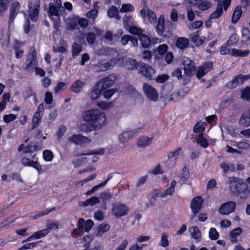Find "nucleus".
Listing matches in <instances>:
<instances>
[{
	"instance_id": "1",
	"label": "nucleus",
	"mask_w": 250,
	"mask_h": 250,
	"mask_svg": "<svg viewBox=\"0 0 250 250\" xmlns=\"http://www.w3.org/2000/svg\"><path fill=\"white\" fill-rule=\"evenodd\" d=\"M84 121L88 124L80 125L81 129L85 132L100 129L106 124L105 114L97 108H93L84 111L82 114Z\"/></svg>"
},
{
	"instance_id": "2",
	"label": "nucleus",
	"mask_w": 250,
	"mask_h": 250,
	"mask_svg": "<svg viewBox=\"0 0 250 250\" xmlns=\"http://www.w3.org/2000/svg\"><path fill=\"white\" fill-rule=\"evenodd\" d=\"M62 8L61 0H54V2L50 3L48 15L50 18L53 20L54 27L55 29L59 27L60 18L59 10Z\"/></svg>"
},
{
	"instance_id": "3",
	"label": "nucleus",
	"mask_w": 250,
	"mask_h": 250,
	"mask_svg": "<svg viewBox=\"0 0 250 250\" xmlns=\"http://www.w3.org/2000/svg\"><path fill=\"white\" fill-rule=\"evenodd\" d=\"M28 14L31 20L34 22L36 21L39 13L40 0H28Z\"/></svg>"
},
{
	"instance_id": "4",
	"label": "nucleus",
	"mask_w": 250,
	"mask_h": 250,
	"mask_svg": "<svg viewBox=\"0 0 250 250\" xmlns=\"http://www.w3.org/2000/svg\"><path fill=\"white\" fill-rule=\"evenodd\" d=\"M127 58L119 57L111 59L109 62L104 63H99V66L101 71H104L116 65L125 67V62H127Z\"/></svg>"
},
{
	"instance_id": "5",
	"label": "nucleus",
	"mask_w": 250,
	"mask_h": 250,
	"mask_svg": "<svg viewBox=\"0 0 250 250\" xmlns=\"http://www.w3.org/2000/svg\"><path fill=\"white\" fill-rule=\"evenodd\" d=\"M140 16L143 20L144 22H149L151 24H154L156 21V14L150 9L147 6L140 11Z\"/></svg>"
},
{
	"instance_id": "6",
	"label": "nucleus",
	"mask_w": 250,
	"mask_h": 250,
	"mask_svg": "<svg viewBox=\"0 0 250 250\" xmlns=\"http://www.w3.org/2000/svg\"><path fill=\"white\" fill-rule=\"evenodd\" d=\"M105 152L104 148H100L97 150H95L91 151L90 153L84 154V155H87V157H82L78 159V161L81 160L80 163H77L76 162H74V164L76 167H79L81 165L82 163L85 162V160L88 159L91 160L93 163L98 161L99 157L97 156L98 155H102Z\"/></svg>"
},
{
	"instance_id": "7",
	"label": "nucleus",
	"mask_w": 250,
	"mask_h": 250,
	"mask_svg": "<svg viewBox=\"0 0 250 250\" xmlns=\"http://www.w3.org/2000/svg\"><path fill=\"white\" fill-rule=\"evenodd\" d=\"M157 33L165 37H169L171 35V31L165 26V18L163 15H161L158 19V24L156 29Z\"/></svg>"
},
{
	"instance_id": "8",
	"label": "nucleus",
	"mask_w": 250,
	"mask_h": 250,
	"mask_svg": "<svg viewBox=\"0 0 250 250\" xmlns=\"http://www.w3.org/2000/svg\"><path fill=\"white\" fill-rule=\"evenodd\" d=\"M143 91L149 100L156 102L158 99V93L156 89L150 85L145 83L143 84Z\"/></svg>"
},
{
	"instance_id": "9",
	"label": "nucleus",
	"mask_w": 250,
	"mask_h": 250,
	"mask_svg": "<svg viewBox=\"0 0 250 250\" xmlns=\"http://www.w3.org/2000/svg\"><path fill=\"white\" fill-rule=\"evenodd\" d=\"M129 211V209L125 205L118 203L113 205L112 213L117 218L127 215Z\"/></svg>"
},
{
	"instance_id": "10",
	"label": "nucleus",
	"mask_w": 250,
	"mask_h": 250,
	"mask_svg": "<svg viewBox=\"0 0 250 250\" xmlns=\"http://www.w3.org/2000/svg\"><path fill=\"white\" fill-rule=\"evenodd\" d=\"M31 159L24 157L21 159L22 164L25 167H32L37 169L39 172L41 170V166L38 162V159L36 157V154L33 155Z\"/></svg>"
},
{
	"instance_id": "11",
	"label": "nucleus",
	"mask_w": 250,
	"mask_h": 250,
	"mask_svg": "<svg viewBox=\"0 0 250 250\" xmlns=\"http://www.w3.org/2000/svg\"><path fill=\"white\" fill-rule=\"evenodd\" d=\"M236 208V203L234 201H229L221 205L218 209L220 214L228 215L233 212Z\"/></svg>"
},
{
	"instance_id": "12",
	"label": "nucleus",
	"mask_w": 250,
	"mask_h": 250,
	"mask_svg": "<svg viewBox=\"0 0 250 250\" xmlns=\"http://www.w3.org/2000/svg\"><path fill=\"white\" fill-rule=\"evenodd\" d=\"M139 71L143 76L149 80H152L154 77L155 71L152 66L148 64L142 63Z\"/></svg>"
},
{
	"instance_id": "13",
	"label": "nucleus",
	"mask_w": 250,
	"mask_h": 250,
	"mask_svg": "<svg viewBox=\"0 0 250 250\" xmlns=\"http://www.w3.org/2000/svg\"><path fill=\"white\" fill-rule=\"evenodd\" d=\"M138 132V129L124 131L119 135V141L122 144H125L132 138L135 134H137Z\"/></svg>"
},
{
	"instance_id": "14",
	"label": "nucleus",
	"mask_w": 250,
	"mask_h": 250,
	"mask_svg": "<svg viewBox=\"0 0 250 250\" xmlns=\"http://www.w3.org/2000/svg\"><path fill=\"white\" fill-rule=\"evenodd\" d=\"M68 143H73L76 145H83L90 142V140L81 134H74L68 138Z\"/></svg>"
},
{
	"instance_id": "15",
	"label": "nucleus",
	"mask_w": 250,
	"mask_h": 250,
	"mask_svg": "<svg viewBox=\"0 0 250 250\" xmlns=\"http://www.w3.org/2000/svg\"><path fill=\"white\" fill-rule=\"evenodd\" d=\"M250 79V75H239L235 77L232 81L227 83V86L229 88H233L238 84L242 83Z\"/></svg>"
},
{
	"instance_id": "16",
	"label": "nucleus",
	"mask_w": 250,
	"mask_h": 250,
	"mask_svg": "<svg viewBox=\"0 0 250 250\" xmlns=\"http://www.w3.org/2000/svg\"><path fill=\"white\" fill-rule=\"evenodd\" d=\"M41 147L38 146L35 143L26 146L24 144H21L18 148L19 152H22L23 153L26 154L28 153H32L33 152L40 150Z\"/></svg>"
},
{
	"instance_id": "17",
	"label": "nucleus",
	"mask_w": 250,
	"mask_h": 250,
	"mask_svg": "<svg viewBox=\"0 0 250 250\" xmlns=\"http://www.w3.org/2000/svg\"><path fill=\"white\" fill-rule=\"evenodd\" d=\"M176 182L174 180L172 181L170 185V187L163 191H160L157 194V197L164 198L167 196H172L175 191V188L176 185Z\"/></svg>"
},
{
	"instance_id": "18",
	"label": "nucleus",
	"mask_w": 250,
	"mask_h": 250,
	"mask_svg": "<svg viewBox=\"0 0 250 250\" xmlns=\"http://www.w3.org/2000/svg\"><path fill=\"white\" fill-rule=\"evenodd\" d=\"M43 109L44 108L43 104H40L38 107L37 111L34 114L32 119L33 127H37L40 124L43 115Z\"/></svg>"
},
{
	"instance_id": "19",
	"label": "nucleus",
	"mask_w": 250,
	"mask_h": 250,
	"mask_svg": "<svg viewBox=\"0 0 250 250\" xmlns=\"http://www.w3.org/2000/svg\"><path fill=\"white\" fill-rule=\"evenodd\" d=\"M238 123L239 125L242 127L250 126V110L246 111L241 115Z\"/></svg>"
},
{
	"instance_id": "20",
	"label": "nucleus",
	"mask_w": 250,
	"mask_h": 250,
	"mask_svg": "<svg viewBox=\"0 0 250 250\" xmlns=\"http://www.w3.org/2000/svg\"><path fill=\"white\" fill-rule=\"evenodd\" d=\"M203 202V200L200 197H196L193 199L191 203V208L195 214L199 212L201 208Z\"/></svg>"
},
{
	"instance_id": "21",
	"label": "nucleus",
	"mask_w": 250,
	"mask_h": 250,
	"mask_svg": "<svg viewBox=\"0 0 250 250\" xmlns=\"http://www.w3.org/2000/svg\"><path fill=\"white\" fill-rule=\"evenodd\" d=\"M116 77L114 75H109L108 77L103 79L98 83H101V86L104 90V89L111 86L115 81Z\"/></svg>"
},
{
	"instance_id": "22",
	"label": "nucleus",
	"mask_w": 250,
	"mask_h": 250,
	"mask_svg": "<svg viewBox=\"0 0 250 250\" xmlns=\"http://www.w3.org/2000/svg\"><path fill=\"white\" fill-rule=\"evenodd\" d=\"M212 67V63L211 62H207L198 68L197 73V77L198 78L202 77L208 71H209Z\"/></svg>"
},
{
	"instance_id": "23",
	"label": "nucleus",
	"mask_w": 250,
	"mask_h": 250,
	"mask_svg": "<svg viewBox=\"0 0 250 250\" xmlns=\"http://www.w3.org/2000/svg\"><path fill=\"white\" fill-rule=\"evenodd\" d=\"M152 138L146 136L139 137L136 142L137 146L139 147L145 148L149 146L152 143Z\"/></svg>"
},
{
	"instance_id": "24",
	"label": "nucleus",
	"mask_w": 250,
	"mask_h": 250,
	"mask_svg": "<svg viewBox=\"0 0 250 250\" xmlns=\"http://www.w3.org/2000/svg\"><path fill=\"white\" fill-rule=\"evenodd\" d=\"M127 17L124 18V25L125 29L132 34L140 36L142 33V30L136 26H130L126 21V19H127Z\"/></svg>"
},
{
	"instance_id": "25",
	"label": "nucleus",
	"mask_w": 250,
	"mask_h": 250,
	"mask_svg": "<svg viewBox=\"0 0 250 250\" xmlns=\"http://www.w3.org/2000/svg\"><path fill=\"white\" fill-rule=\"evenodd\" d=\"M188 230L192 237L196 241L199 242L202 239V233L199 228L196 226H192L188 228Z\"/></svg>"
},
{
	"instance_id": "26",
	"label": "nucleus",
	"mask_w": 250,
	"mask_h": 250,
	"mask_svg": "<svg viewBox=\"0 0 250 250\" xmlns=\"http://www.w3.org/2000/svg\"><path fill=\"white\" fill-rule=\"evenodd\" d=\"M101 83H97L91 90L89 93V97L92 100L98 99L103 89L101 86Z\"/></svg>"
},
{
	"instance_id": "27",
	"label": "nucleus",
	"mask_w": 250,
	"mask_h": 250,
	"mask_svg": "<svg viewBox=\"0 0 250 250\" xmlns=\"http://www.w3.org/2000/svg\"><path fill=\"white\" fill-rule=\"evenodd\" d=\"M183 65L185 73L188 75H190L194 70V62L188 58L184 59Z\"/></svg>"
},
{
	"instance_id": "28",
	"label": "nucleus",
	"mask_w": 250,
	"mask_h": 250,
	"mask_svg": "<svg viewBox=\"0 0 250 250\" xmlns=\"http://www.w3.org/2000/svg\"><path fill=\"white\" fill-rule=\"evenodd\" d=\"M229 180L230 188L232 191H235L243 183L242 179L235 177H230Z\"/></svg>"
},
{
	"instance_id": "29",
	"label": "nucleus",
	"mask_w": 250,
	"mask_h": 250,
	"mask_svg": "<svg viewBox=\"0 0 250 250\" xmlns=\"http://www.w3.org/2000/svg\"><path fill=\"white\" fill-rule=\"evenodd\" d=\"M21 7V4L18 1H14L10 7V21H12L14 18L17 15Z\"/></svg>"
},
{
	"instance_id": "30",
	"label": "nucleus",
	"mask_w": 250,
	"mask_h": 250,
	"mask_svg": "<svg viewBox=\"0 0 250 250\" xmlns=\"http://www.w3.org/2000/svg\"><path fill=\"white\" fill-rule=\"evenodd\" d=\"M47 234H48V229H44L34 232L31 236L27 238L25 241H30L33 239H40L46 236Z\"/></svg>"
},
{
	"instance_id": "31",
	"label": "nucleus",
	"mask_w": 250,
	"mask_h": 250,
	"mask_svg": "<svg viewBox=\"0 0 250 250\" xmlns=\"http://www.w3.org/2000/svg\"><path fill=\"white\" fill-rule=\"evenodd\" d=\"M142 63L137 62L136 60L131 58H128L127 62H125V67L128 69L134 70L138 69L139 70L140 67Z\"/></svg>"
},
{
	"instance_id": "32",
	"label": "nucleus",
	"mask_w": 250,
	"mask_h": 250,
	"mask_svg": "<svg viewBox=\"0 0 250 250\" xmlns=\"http://www.w3.org/2000/svg\"><path fill=\"white\" fill-rule=\"evenodd\" d=\"M250 52V51L249 49L243 50L235 48H232L230 52V55L234 57H245L249 55Z\"/></svg>"
},
{
	"instance_id": "33",
	"label": "nucleus",
	"mask_w": 250,
	"mask_h": 250,
	"mask_svg": "<svg viewBox=\"0 0 250 250\" xmlns=\"http://www.w3.org/2000/svg\"><path fill=\"white\" fill-rule=\"evenodd\" d=\"M36 56V53L35 51L28 56V61H29V62L27 66V69L28 70H31L34 68H36L37 65Z\"/></svg>"
},
{
	"instance_id": "34",
	"label": "nucleus",
	"mask_w": 250,
	"mask_h": 250,
	"mask_svg": "<svg viewBox=\"0 0 250 250\" xmlns=\"http://www.w3.org/2000/svg\"><path fill=\"white\" fill-rule=\"evenodd\" d=\"M67 28L69 30L76 29L78 25L77 16H74L66 20Z\"/></svg>"
},
{
	"instance_id": "35",
	"label": "nucleus",
	"mask_w": 250,
	"mask_h": 250,
	"mask_svg": "<svg viewBox=\"0 0 250 250\" xmlns=\"http://www.w3.org/2000/svg\"><path fill=\"white\" fill-rule=\"evenodd\" d=\"M189 44V40L188 38H184V37H180L179 38L176 42V46L182 50L185 49L186 48Z\"/></svg>"
},
{
	"instance_id": "36",
	"label": "nucleus",
	"mask_w": 250,
	"mask_h": 250,
	"mask_svg": "<svg viewBox=\"0 0 250 250\" xmlns=\"http://www.w3.org/2000/svg\"><path fill=\"white\" fill-rule=\"evenodd\" d=\"M84 85L83 82L77 80L71 85V90L73 92L79 93L82 91Z\"/></svg>"
},
{
	"instance_id": "37",
	"label": "nucleus",
	"mask_w": 250,
	"mask_h": 250,
	"mask_svg": "<svg viewBox=\"0 0 250 250\" xmlns=\"http://www.w3.org/2000/svg\"><path fill=\"white\" fill-rule=\"evenodd\" d=\"M191 41L197 46L201 45L206 40V37H199L197 34H193L190 35Z\"/></svg>"
},
{
	"instance_id": "38",
	"label": "nucleus",
	"mask_w": 250,
	"mask_h": 250,
	"mask_svg": "<svg viewBox=\"0 0 250 250\" xmlns=\"http://www.w3.org/2000/svg\"><path fill=\"white\" fill-rule=\"evenodd\" d=\"M223 14V6L221 1L218 4L216 10L212 12L210 17V19H217L219 18Z\"/></svg>"
},
{
	"instance_id": "39",
	"label": "nucleus",
	"mask_w": 250,
	"mask_h": 250,
	"mask_svg": "<svg viewBox=\"0 0 250 250\" xmlns=\"http://www.w3.org/2000/svg\"><path fill=\"white\" fill-rule=\"evenodd\" d=\"M109 226L107 224H102L99 225L95 230V234L98 236H102L103 234L109 229Z\"/></svg>"
},
{
	"instance_id": "40",
	"label": "nucleus",
	"mask_w": 250,
	"mask_h": 250,
	"mask_svg": "<svg viewBox=\"0 0 250 250\" xmlns=\"http://www.w3.org/2000/svg\"><path fill=\"white\" fill-rule=\"evenodd\" d=\"M212 6L211 3L207 0H200L197 8L201 11L207 10Z\"/></svg>"
},
{
	"instance_id": "41",
	"label": "nucleus",
	"mask_w": 250,
	"mask_h": 250,
	"mask_svg": "<svg viewBox=\"0 0 250 250\" xmlns=\"http://www.w3.org/2000/svg\"><path fill=\"white\" fill-rule=\"evenodd\" d=\"M107 14L110 18H115L118 20L121 18L118 8L114 6H111L108 10Z\"/></svg>"
},
{
	"instance_id": "42",
	"label": "nucleus",
	"mask_w": 250,
	"mask_h": 250,
	"mask_svg": "<svg viewBox=\"0 0 250 250\" xmlns=\"http://www.w3.org/2000/svg\"><path fill=\"white\" fill-rule=\"evenodd\" d=\"M242 232V229L237 228L232 230L229 233V239L232 242H235L236 238Z\"/></svg>"
},
{
	"instance_id": "43",
	"label": "nucleus",
	"mask_w": 250,
	"mask_h": 250,
	"mask_svg": "<svg viewBox=\"0 0 250 250\" xmlns=\"http://www.w3.org/2000/svg\"><path fill=\"white\" fill-rule=\"evenodd\" d=\"M141 45L145 48L147 47L151 43V40L149 37L145 34L142 33L139 36Z\"/></svg>"
},
{
	"instance_id": "44",
	"label": "nucleus",
	"mask_w": 250,
	"mask_h": 250,
	"mask_svg": "<svg viewBox=\"0 0 250 250\" xmlns=\"http://www.w3.org/2000/svg\"><path fill=\"white\" fill-rule=\"evenodd\" d=\"M242 15L241 8L240 6H237L232 15V22L235 23L239 20Z\"/></svg>"
},
{
	"instance_id": "45",
	"label": "nucleus",
	"mask_w": 250,
	"mask_h": 250,
	"mask_svg": "<svg viewBox=\"0 0 250 250\" xmlns=\"http://www.w3.org/2000/svg\"><path fill=\"white\" fill-rule=\"evenodd\" d=\"M67 44L64 41H61L59 45L54 46L53 50L54 52H58L60 53H64L67 50Z\"/></svg>"
},
{
	"instance_id": "46",
	"label": "nucleus",
	"mask_w": 250,
	"mask_h": 250,
	"mask_svg": "<svg viewBox=\"0 0 250 250\" xmlns=\"http://www.w3.org/2000/svg\"><path fill=\"white\" fill-rule=\"evenodd\" d=\"M159 245L164 248L169 245L168 234L167 232L162 233Z\"/></svg>"
},
{
	"instance_id": "47",
	"label": "nucleus",
	"mask_w": 250,
	"mask_h": 250,
	"mask_svg": "<svg viewBox=\"0 0 250 250\" xmlns=\"http://www.w3.org/2000/svg\"><path fill=\"white\" fill-rule=\"evenodd\" d=\"M13 0H0V15L6 11L9 4Z\"/></svg>"
},
{
	"instance_id": "48",
	"label": "nucleus",
	"mask_w": 250,
	"mask_h": 250,
	"mask_svg": "<svg viewBox=\"0 0 250 250\" xmlns=\"http://www.w3.org/2000/svg\"><path fill=\"white\" fill-rule=\"evenodd\" d=\"M241 97L243 100L250 101V86H248L241 90Z\"/></svg>"
},
{
	"instance_id": "49",
	"label": "nucleus",
	"mask_w": 250,
	"mask_h": 250,
	"mask_svg": "<svg viewBox=\"0 0 250 250\" xmlns=\"http://www.w3.org/2000/svg\"><path fill=\"white\" fill-rule=\"evenodd\" d=\"M99 202V199L98 197L94 196L87 199L82 203V205L83 206H93L98 204Z\"/></svg>"
},
{
	"instance_id": "50",
	"label": "nucleus",
	"mask_w": 250,
	"mask_h": 250,
	"mask_svg": "<svg viewBox=\"0 0 250 250\" xmlns=\"http://www.w3.org/2000/svg\"><path fill=\"white\" fill-rule=\"evenodd\" d=\"M206 123L204 122H199L194 126L193 131L195 133H202L205 129Z\"/></svg>"
},
{
	"instance_id": "51",
	"label": "nucleus",
	"mask_w": 250,
	"mask_h": 250,
	"mask_svg": "<svg viewBox=\"0 0 250 250\" xmlns=\"http://www.w3.org/2000/svg\"><path fill=\"white\" fill-rule=\"evenodd\" d=\"M54 209H47L46 210L40 211L39 212H37L36 213H32L30 215V219L32 220H35L37 219L42 216H43L45 215H46L48 214L49 212H50L51 211L53 210Z\"/></svg>"
},
{
	"instance_id": "52",
	"label": "nucleus",
	"mask_w": 250,
	"mask_h": 250,
	"mask_svg": "<svg viewBox=\"0 0 250 250\" xmlns=\"http://www.w3.org/2000/svg\"><path fill=\"white\" fill-rule=\"evenodd\" d=\"M197 142L198 144H200L204 148H207L208 146L207 139L203 137L202 133H200L198 136Z\"/></svg>"
},
{
	"instance_id": "53",
	"label": "nucleus",
	"mask_w": 250,
	"mask_h": 250,
	"mask_svg": "<svg viewBox=\"0 0 250 250\" xmlns=\"http://www.w3.org/2000/svg\"><path fill=\"white\" fill-rule=\"evenodd\" d=\"M189 177V172L187 167H184L182 169V174L180 175V179L182 182H184Z\"/></svg>"
},
{
	"instance_id": "54",
	"label": "nucleus",
	"mask_w": 250,
	"mask_h": 250,
	"mask_svg": "<svg viewBox=\"0 0 250 250\" xmlns=\"http://www.w3.org/2000/svg\"><path fill=\"white\" fill-rule=\"evenodd\" d=\"M43 158L46 162H51L54 156L52 152L49 150H45L43 152Z\"/></svg>"
},
{
	"instance_id": "55",
	"label": "nucleus",
	"mask_w": 250,
	"mask_h": 250,
	"mask_svg": "<svg viewBox=\"0 0 250 250\" xmlns=\"http://www.w3.org/2000/svg\"><path fill=\"white\" fill-rule=\"evenodd\" d=\"M134 8L133 6L130 3L123 4L121 8L120 9V12L121 13L128 12L134 11Z\"/></svg>"
},
{
	"instance_id": "56",
	"label": "nucleus",
	"mask_w": 250,
	"mask_h": 250,
	"mask_svg": "<svg viewBox=\"0 0 250 250\" xmlns=\"http://www.w3.org/2000/svg\"><path fill=\"white\" fill-rule=\"evenodd\" d=\"M66 84L65 83L63 82L59 83L54 89V93L56 94L61 93L66 88Z\"/></svg>"
},
{
	"instance_id": "57",
	"label": "nucleus",
	"mask_w": 250,
	"mask_h": 250,
	"mask_svg": "<svg viewBox=\"0 0 250 250\" xmlns=\"http://www.w3.org/2000/svg\"><path fill=\"white\" fill-rule=\"evenodd\" d=\"M238 36L236 34H232L231 35L227 42L228 46H231L236 44L238 42Z\"/></svg>"
},
{
	"instance_id": "58",
	"label": "nucleus",
	"mask_w": 250,
	"mask_h": 250,
	"mask_svg": "<svg viewBox=\"0 0 250 250\" xmlns=\"http://www.w3.org/2000/svg\"><path fill=\"white\" fill-rule=\"evenodd\" d=\"M208 234L209 237L211 240H216L219 236V233L214 228H212L209 229Z\"/></svg>"
},
{
	"instance_id": "59",
	"label": "nucleus",
	"mask_w": 250,
	"mask_h": 250,
	"mask_svg": "<svg viewBox=\"0 0 250 250\" xmlns=\"http://www.w3.org/2000/svg\"><path fill=\"white\" fill-rule=\"evenodd\" d=\"M82 47L81 45L75 43L72 46V55L73 56H77L82 51Z\"/></svg>"
},
{
	"instance_id": "60",
	"label": "nucleus",
	"mask_w": 250,
	"mask_h": 250,
	"mask_svg": "<svg viewBox=\"0 0 250 250\" xmlns=\"http://www.w3.org/2000/svg\"><path fill=\"white\" fill-rule=\"evenodd\" d=\"M17 118V116L13 114L5 115L3 117V120L5 123H9L14 121Z\"/></svg>"
},
{
	"instance_id": "61",
	"label": "nucleus",
	"mask_w": 250,
	"mask_h": 250,
	"mask_svg": "<svg viewBox=\"0 0 250 250\" xmlns=\"http://www.w3.org/2000/svg\"><path fill=\"white\" fill-rule=\"evenodd\" d=\"M182 153V148H179L174 151H170L167 153V157L171 158L172 157H177Z\"/></svg>"
},
{
	"instance_id": "62",
	"label": "nucleus",
	"mask_w": 250,
	"mask_h": 250,
	"mask_svg": "<svg viewBox=\"0 0 250 250\" xmlns=\"http://www.w3.org/2000/svg\"><path fill=\"white\" fill-rule=\"evenodd\" d=\"M234 146H236L238 148L242 150H247L250 148V145L244 142L237 143L236 144L233 145Z\"/></svg>"
},
{
	"instance_id": "63",
	"label": "nucleus",
	"mask_w": 250,
	"mask_h": 250,
	"mask_svg": "<svg viewBox=\"0 0 250 250\" xmlns=\"http://www.w3.org/2000/svg\"><path fill=\"white\" fill-rule=\"evenodd\" d=\"M66 131V128L64 125H61L59 127L57 135L59 141H60L62 137L64 135Z\"/></svg>"
},
{
	"instance_id": "64",
	"label": "nucleus",
	"mask_w": 250,
	"mask_h": 250,
	"mask_svg": "<svg viewBox=\"0 0 250 250\" xmlns=\"http://www.w3.org/2000/svg\"><path fill=\"white\" fill-rule=\"evenodd\" d=\"M203 22L202 21H195L188 26L189 29H197L203 25Z\"/></svg>"
}]
</instances>
